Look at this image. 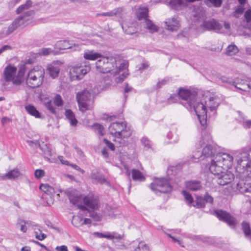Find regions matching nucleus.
<instances>
[{"label": "nucleus", "mask_w": 251, "mask_h": 251, "mask_svg": "<svg viewBox=\"0 0 251 251\" xmlns=\"http://www.w3.org/2000/svg\"><path fill=\"white\" fill-rule=\"evenodd\" d=\"M25 109L27 112L30 115L34 116L36 118H39L41 117L40 113L33 105L31 104L27 105L25 106Z\"/></svg>", "instance_id": "obj_26"}, {"label": "nucleus", "mask_w": 251, "mask_h": 251, "mask_svg": "<svg viewBox=\"0 0 251 251\" xmlns=\"http://www.w3.org/2000/svg\"><path fill=\"white\" fill-rule=\"evenodd\" d=\"M137 17L139 20L148 19V9L146 7L139 8L136 13Z\"/></svg>", "instance_id": "obj_30"}, {"label": "nucleus", "mask_w": 251, "mask_h": 251, "mask_svg": "<svg viewBox=\"0 0 251 251\" xmlns=\"http://www.w3.org/2000/svg\"><path fill=\"white\" fill-rule=\"evenodd\" d=\"M97 71L101 73H111L116 75L123 71L126 70L128 66V62L123 60L118 54L110 56H103L96 63Z\"/></svg>", "instance_id": "obj_1"}, {"label": "nucleus", "mask_w": 251, "mask_h": 251, "mask_svg": "<svg viewBox=\"0 0 251 251\" xmlns=\"http://www.w3.org/2000/svg\"><path fill=\"white\" fill-rule=\"evenodd\" d=\"M244 18L247 24L251 22V6L250 5H248L247 9L244 12Z\"/></svg>", "instance_id": "obj_45"}, {"label": "nucleus", "mask_w": 251, "mask_h": 251, "mask_svg": "<svg viewBox=\"0 0 251 251\" xmlns=\"http://www.w3.org/2000/svg\"><path fill=\"white\" fill-rule=\"evenodd\" d=\"M242 229L246 237H250L251 238V230L249 224L246 222H243L242 224Z\"/></svg>", "instance_id": "obj_43"}, {"label": "nucleus", "mask_w": 251, "mask_h": 251, "mask_svg": "<svg viewBox=\"0 0 251 251\" xmlns=\"http://www.w3.org/2000/svg\"><path fill=\"white\" fill-rule=\"evenodd\" d=\"M103 141L106 146L111 150L114 151L115 144L114 145L113 143L110 142L108 140L104 139Z\"/></svg>", "instance_id": "obj_58"}, {"label": "nucleus", "mask_w": 251, "mask_h": 251, "mask_svg": "<svg viewBox=\"0 0 251 251\" xmlns=\"http://www.w3.org/2000/svg\"><path fill=\"white\" fill-rule=\"evenodd\" d=\"M193 107L197 117L202 126H205L207 119V107L203 102H196V98L193 101L192 107Z\"/></svg>", "instance_id": "obj_7"}, {"label": "nucleus", "mask_w": 251, "mask_h": 251, "mask_svg": "<svg viewBox=\"0 0 251 251\" xmlns=\"http://www.w3.org/2000/svg\"><path fill=\"white\" fill-rule=\"evenodd\" d=\"M89 65H84L76 66L72 67L70 70V75L71 80H79L90 71Z\"/></svg>", "instance_id": "obj_9"}, {"label": "nucleus", "mask_w": 251, "mask_h": 251, "mask_svg": "<svg viewBox=\"0 0 251 251\" xmlns=\"http://www.w3.org/2000/svg\"><path fill=\"white\" fill-rule=\"evenodd\" d=\"M65 116L69 120L70 124L72 126H75L76 125L77 121L75 117V114L70 109L66 110Z\"/></svg>", "instance_id": "obj_31"}, {"label": "nucleus", "mask_w": 251, "mask_h": 251, "mask_svg": "<svg viewBox=\"0 0 251 251\" xmlns=\"http://www.w3.org/2000/svg\"><path fill=\"white\" fill-rule=\"evenodd\" d=\"M45 76V70L41 66H36L30 70L27 75L26 82L31 88L40 86L43 82Z\"/></svg>", "instance_id": "obj_3"}, {"label": "nucleus", "mask_w": 251, "mask_h": 251, "mask_svg": "<svg viewBox=\"0 0 251 251\" xmlns=\"http://www.w3.org/2000/svg\"><path fill=\"white\" fill-rule=\"evenodd\" d=\"M55 250L57 251H68L67 247L65 245L57 246L56 247Z\"/></svg>", "instance_id": "obj_62"}, {"label": "nucleus", "mask_w": 251, "mask_h": 251, "mask_svg": "<svg viewBox=\"0 0 251 251\" xmlns=\"http://www.w3.org/2000/svg\"><path fill=\"white\" fill-rule=\"evenodd\" d=\"M83 219L79 216H73L72 221V224L76 227H79L83 225Z\"/></svg>", "instance_id": "obj_44"}, {"label": "nucleus", "mask_w": 251, "mask_h": 251, "mask_svg": "<svg viewBox=\"0 0 251 251\" xmlns=\"http://www.w3.org/2000/svg\"><path fill=\"white\" fill-rule=\"evenodd\" d=\"M244 4H240V5L237 6L234 12V16L235 17H237L238 16L237 14L241 15L243 14L244 12H245V8L244 7Z\"/></svg>", "instance_id": "obj_48"}, {"label": "nucleus", "mask_w": 251, "mask_h": 251, "mask_svg": "<svg viewBox=\"0 0 251 251\" xmlns=\"http://www.w3.org/2000/svg\"><path fill=\"white\" fill-rule=\"evenodd\" d=\"M59 44L60 46H61V49L63 50L71 49L73 48L72 47L70 46V44L66 40L60 41Z\"/></svg>", "instance_id": "obj_51"}, {"label": "nucleus", "mask_w": 251, "mask_h": 251, "mask_svg": "<svg viewBox=\"0 0 251 251\" xmlns=\"http://www.w3.org/2000/svg\"><path fill=\"white\" fill-rule=\"evenodd\" d=\"M141 142L144 145L145 147L147 148H149L151 146V144L150 141L146 137H143L141 139Z\"/></svg>", "instance_id": "obj_59"}, {"label": "nucleus", "mask_w": 251, "mask_h": 251, "mask_svg": "<svg viewBox=\"0 0 251 251\" xmlns=\"http://www.w3.org/2000/svg\"><path fill=\"white\" fill-rule=\"evenodd\" d=\"M53 103L57 106H61L63 105V100L59 95H56L54 96Z\"/></svg>", "instance_id": "obj_47"}, {"label": "nucleus", "mask_w": 251, "mask_h": 251, "mask_svg": "<svg viewBox=\"0 0 251 251\" xmlns=\"http://www.w3.org/2000/svg\"><path fill=\"white\" fill-rule=\"evenodd\" d=\"M244 161H247L246 160H242L241 161V163H242V166L244 167V165H246V169L243 171V174L244 175V176H247L248 177H251V163H249L248 162H244ZM242 166L241 164H238V165L237 166V169H238L240 168V167Z\"/></svg>", "instance_id": "obj_28"}, {"label": "nucleus", "mask_w": 251, "mask_h": 251, "mask_svg": "<svg viewBox=\"0 0 251 251\" xmlns=\"http://www.w3.org/2000/svg\"><path fill=\"white\" fill-rule=\"evenodd\" d=\"M45 107L52 113H55V109L50 100L45 103Z\"/></svg>", "instance_id": "obj_50"}, {"label": "nucleus", "mask_w": 251, "mask_h": 251, "mask_svg": "<svg viewBox=\"0 0 251 251\" xmlns=\"http://www.w3.org/2000/svg\"><path fill=\"white\" fill-rule=\"evenodd\" d=\"M69 199L73 204L76 205L82 210L85 209V206L82 204V203L84 202V197L75 191H72L69 195Z\"/></svg>", "instance_id": "obj_13"}, {"label": "nucleus", "mask_w": 251, "mask_h": 251, "mask_svg": "<svg viewBox=\"0 0 251 251\" xmlns=\"http://www.w3.org/2000/svg\"><path fill=\"white\" fill-rule=\"evenodd\" d=\"M83 203L93 209H96L99 207V201L98 199L93 195H88L84 197Z\"/></svg>", "instance_id": "obj_17"}, {"label": "nucleus", "mask_w": 251, "mask_h": 251, "mask_svg": "<svg viewBox=\"0 0 251 251\" xmlns=\"http://www.w3.org/2000/svg\"><path fill=\"white\" fill-rule=\"evenodd\" d=\"M217 152L216 148L211 145H206L202 150V155L205 157H212Z\"/></svg>", "instance_id": "obj_22"}, {"label": "nucleus", "mask_w": 251, "mask_h": 251, "mask_svg": "<svg viewBox=\"0 0 251 251\" xmlns=\"http://www.w3.org/2000/svg\"><path fill=\"white\" fill-rule=\"evenodd\" d=\"M98 234L99 235L100 237L101 238H105L108 239L112 240L114 239H121L122 238V235L118 234L115 232L113 233H98Z\"/></svg>", "instance_id": "obj_29"}, {"label": "nucleus", "mask_w": 251, "mask_h": 251, "mask_svg": "<svg viewBox=\"0 0 251 251\" xmlns=\"http://www.w3.org/2000/svg\"><path fill=\"white\" fill-rule=\"evenodd\" d=\"M242 125L244 127L251 128V121L250 120H247L246 121H243Z\"/></svg>", "instance_id": "obj_63"}, {"label": "nucleus", "mask_w": 251, "mask_h": 251, "mask_svg": "<svg viewBox=\"0 0 251 251\" xmlns=\"http://www.w3.org/2000/svg\"><path fill=\"white\" fill-rule=\"evenodd\" d=\"M238 52V48L234 44L229 45L226 49V54L229 56L234 55Z\"/></svg>", "instance_id": "obj_34"}, {"label": "nucleus", "mask_w": 251, "mask_h": 251, "mask_svg": "<svg viewBox=\"0 0 251 251\" xmlns=\"http://www.w3.org/2000/svg\"><path fill=\"white\" fill-rule=\"evenodd\" d=\"M89 178L91 179L93 183H99L100 184H106L109 185V183L105 178L104 176L100 173L97 170H93L89 176Z\"/></svg>", "instance_id": "obj_14"}, {"label": "nucleus", "mask_w": 251, "mask_h": 251, "mask_svg": "<svg viewBox=\"0 0 251 251\" xmlns=\"http://www.w3.org/2000/svg\"><path fill=\"white\" fill-rule=\"evenodd\" d=\"M164 23L167 29L171 31H177L180 27L179 21L176 17L167 19Z\"/></svg>", "instance_id": "obj_16"}, {"label": "nucleus", "mask_w": 251, "mask_h": 251, "mask_svg": "<svg viewBox=\"0 0 251 251\" xmlns=\"http://www.w3.org/2000/svg\"><path fill=\"white\" fill-rule=\"evenodd\" d=\"M183 2V0H171L169 3L171 8L176 9L181 5Z\"/></svg>", "instance_id": "obj_42"}, {"label": "nucleus", "mask_w": 251, "mask_h": 251, "mask_svg": "<svg viewBox=\"0 0 251 251\" xmlns=\"http://www.w3.org/2000/svg\"><path fill=\"white\" fill-rule=\"evenodd\" d=\"M182 194L184 197L187 203L190 205H192L194 201L191 195L185 190H183L182 191Z\"/></svg>", "instance_id": "obj_40"}, {"label": "nucleus", "mask_w": 251, "mask_h": 251, "mask_svg": "<svg viewBox=\"0 0 251 251\" xmlns=\"http://www.w3.org/2000/svg\"><path fill=\"white\" fill-rule=\"evenodd\" d=\"M219 79L223 83H227L232 85H233V82H234L232 81L229 78L225 76H221L219 77Z\"/></svg>", "instance_id": "obj_55"}, {"label": "nucleus", "mask_w": 251, "mask_h": 251, "mask_svg": "<svg viewBox=\"0 0 251 251\" xmlns=\"http://www.w3.org/2000/svg\"><path fill=\"white\" fill-rule=\"evenodd\" d=\"M237 189L241 193L251 192V183H247L244 180H241L237 183Z\"/></svg>", "instance_id": "obj_19"}, {"label": "nucleus", "mask_w": 251, "mask_h": 251, "mask_svg": "<svg viewBox=\"0 0 251 251\" xmlns=\"http://www.w3.org/2000/svg\"><path fill=\"white\" fill-rule=\"evenodd\" d=\"M150 188L154 191L160 193H169L172 191V187L169 181L165 178L155 179L150 185Z\"/></svg>", "instance_id": "obj_8"}, {"label": "nucleus", "mask_w": 251, "mask_h": 251, "mask_svg": "<svg viewBox=\"0 0 251 251\" xmlns=\"http://www.w3.org/2000/svg\"><path fill=\"white\" fill-rule=\"evenodd\" d=\"M203 199L204 200L205 202L209 203L210 204H212L213 202V198L208 194L206 193L205 195L204 196Z\"/></svg>", "instance_id": "obj_56"}, {"label": "nucleus", "mask_w": 251, "mask_h": 251, "mask_svg": "<svg viewBox=\"0 0 251 251\" xmlns=\"http://www.w3.org/2000/svg\"><path fill=\"white\" fill-rule=\"evenodd\" d=\"M144 23L145 27L149 29L151 32H156L158 30V27L148 19H145Z\"/></svg>", "instance_id": "obj_32"}, {"label": "nucleus", "mask_w": 251, "mask_h": 251, "mask_svg": "<svg viewBox=\"0 0 251 251\" xmlns=\"http://www.w3.org/2000/svg\"><path fill=\"white\" fill-rule=\"evenodd\" d=\"M128 137H124L123 135H119L115 136L113 141L115 142V146L117 147L125 146L127 145V140Z\"/></svg>", "instance_id": "obj_25"}, {"label": "nucleus", "mask_w": 251, "mask_h": 251, "mask_svg": "<svg viewBox=\"0 0 251 251\" xmlns=\"http://www.w3.org/2000/svg\"><path fill=\"white\" fill-rule=\"evenodd\" d=\"M32 1L30 0H28L26 1V3L20 6L16 10L17 14L22 13L24 10L28 9L32 5Z\"/></svg>", "instance_id": "obj_38"}, {"label": "nucleus", "mask_w": 251, "mask_h": 251, "mask_svg": "<svg viewBox=\"0 0 251 251\" xmlns=\"http://www.w3.org/2000/svg\"><path fill=\"white\" fill-rule=\"evenodd\" d=\"M126 25H122V28L125 32L127 34H132L135 32L134 29L132 27H128V29H126Z\"/></svg>", "instance_id": "obj_57"}, {"label": "nucleus", "mask_w": 251, "mask_h": 251, "mask_svg": "<svg viewBox=\"0 0 251 251\" xmlns=\"http://www.w3.org/2000/svg\"><path fill=\"white\" fill-rule=\"evenodd\" d=\"M234 179V175L230 172L226 171L221 173L217 180V183L220 185H225L232 182Z\"/></svg>", "instance_id": "obj_15"}, {"label": "nucleus", "mask_w": 251, "mask_h": 251, "mask_svg": "<svg viewBox=\"0 0 251 251\" xmlns=\"http://www.w3.org/2000/svg\"><path fill=\"white\" fill-rule=\"evenodd\" d=\"M76 99L79 109L82 112L86 111L92 108L94 102V98L90 92L84 90L76 94Z\"/></svg>", "instance_id": "obj_4"}, {"label": "nucleus", "mask_w": 251, "mask_h": 251, "mask_svg": "<svg viewBox=\"0 0 251 251\" xmlns=\"http://www.w3.org/2000/svg\"><path fill=\"white\" fill-rule=\"evenodd\" d=\"M27 224V222L22 219H18L16 226L18 227H20V230L23 233H25L27 231V228L25 225Z\"/></svg>", "instance_id": "obj_39"}, {"label": "nucleus", "mask_w": 251, "mask_h": 251, "mask_svg": "<svg viewBox=\"0 0 251 251\" xmlns=\"http://www.w3.org/2000/svg\"><path fill=\"white\" fill-rule=\"evenodd\" d=\"M17 75V69L10 65L7 66L3 71V77L6 82H12L16 85H20L22 81L23 74Z\"/></svg>", "instance_id": "obj_5"}, {"label": "nucleus", "mask_w": 251, "mask_h": 251, "mask_svg": "<svg viewBox=\"0 0 251 251\" xmlns=\"http://www.w3.org/2000/svg\"><path fill=\"white\" fill-rule=\"evenodd\" d=\"M185 187L191 191H198L201 189L202 186L200 181L198 180H190L186 181Z\"/></svg>", "instance_id": "obj_21"}, {"label": "nucleus", "mask_w": 251, "mask_h": 251, "mask_svg": "<svg viewBox=\"0 0 251 251\" xmlns=\"http://www.w3.org/2000/svg\"><path fill=\"white\" fill-rule=\"evenodd\" d=\"M94 127L96 128V129L98 130L100 135L101 136L104 135V132L103 130V127L101 125L98 124H96L94 125Z\"/></svg>", "instance_id": "obj_53"}, {"label": "nucleus", "mask_w": 251, "mask_h": 251, "mask_svg": "<svg viewBox=\"0 0 251 251\" xmlns=\"http://www.w3.org/2000/svg\"><path fill=\"white\" fill-rule=\"evenodd\" d=\"M208 2L210 3L211 5L215 7H220L223 3L222 0H205L204 2L208 5Z\"/></svg>", "instance_id": "obj_46"}, {"label": "nucleus", "mask_w": 251, "mask_h": 251, "mask_svg": "<svg viewBox=\"0 0 251 251\" xmlns=\"http://www.w3.org/2000/svg\"><path fill=\"white\" fill-rule=\"evenodd\" d=\"M207 107H208L211 111H213L218 107L219 102L218 99L215 97H209L204 102Z\"/></svg>", "instance_id": "obj_20"}, {"label": "nucleus", "mask_w": 251, "mask_h": 251, "mask_svg": "<svg viewBox=\"0 0 251 251\" xmlns=\"http://www.w3.org/2000/svg\"><path fill=\"white\" fill-rule=\"evenodd\" d=\"M233 157L226 153H218L212 159L209 170L214 175H220L223 170H227L232 164Z\"/></svg>", "instance_id": "obj_2"}, {"label": "nucleus", "mask_w": 251, "mask_h": 251, "mask_svg": "<svg viewBox=\"0 0 251 251\" xmlns=\"http://www.w3.org/2000/svg\"><path fill=\"white\" fill-rule=\"evenodd\" d=\"M40 189L45 193L50 196L52 195L54 193V189L47 184H42L40 186Z\"/></svg>", "instance_id": "obj_33"}, {"label": "nucleus", "mask_w": 251, "mask_h": 251, "mask_svg": "<svg viewBox=\"0 0 251 251\" xmlns=\"http://www.w3.org/2000/svg\"><path fill=\"white\" fill-rule=\"evenodd\" d=\"M118 12V9L117 10H114L113 11H111L107 12H104L101 14H98V16H108V17H111L113 16H115L117 14V13Z\"/></svg>", "instance_id": "obj_52"}, {"label": "nucleus", "mask_w": 251, "mask_h": 251, "mask_svg": "<svg viewBox=\"0 0 251 251\" xmlns=\"http://www.w3.org/2000/svg\"><path fill=\"white\" fill-rule=\"evenodd\" d=\"M201 26L207 30H219L222 27V25L214 19L204 21Z\"/></svg>", "instance_id": "obj_18"}, {"label": "nucleus", "mask_w": 251, "mask_h": 251, "mask_svg": "<svg viewBox=\"0 0 251 251\" xmlns=\"http://www.w3.org/2000/svg\"><path fill=\"white\" fill-rule=\"evenodd\" d=\"M53 52V50L50 48H43L40 50L38 54L40 55H47Z\"/></svg>", "instance_id": "obj_49"}, {"label": "nucleus", "mask_w": 251, "mask_h": 251, "mask_svg": "<svg viewBox=\"0 0 251 251\" xmlns=\"http://www.w3.org/2000/svg\"><path fill=\"white\" fill-rule=\"evenodd\" d=\"M172 142L173 143H176L178 140V135L176 133L172 134V137H171Z\"/></svg>", "instance_id": "obj_64"}, {"label": "nucleus", "mask_w": 251, "mask_h": 251, "mask_svg": "<svg viewBox=\"0 0 251 251\" xmlns=\"http://www.w3.org/2000/svg\"><path fill=\"white\" fill-rule=\"evenodd\" d=\"M178 95L182 100L186 101L184 104L187 108H192L193 101L197 96L195 93H191L190 91L181 88L180 89Z\"/></svg>", "instance_id": "obj_11"}, {"label": "nucleus", "mask_w": 251, "mask_h": 251, "mask_svg": "<svg viewBox=\"0 0 251 251\" xmlns=\"http://www.w3.org/2000/svg\"><path fill=\"white\" fill-rule=\"evenodd\" d=\"M233 85L237 89L243 91H247L248 89H251V86L249 84L245 83H239L236 81L233 82Z\"/></svg>", "instance_id": "obj_36"}, {"label": "nucleus", "mask_w": 251, "mask_h": 251, "mask_svg": "<svg viewBox=\"0 0 251 251\" xmlns=\"http://www.w3.org/2000/svg\"><path fill=\"white\" fill-rule=\"evenodd\" d=\"M110 134L114 136L123 135L124 137H129L131 132L126 123L124 122H115L112 123L108 127Z\"/></svg>", "instance_id": "obj_6"}, {"label": "nucleus", "mask_w": 251, "mask_h": 251, "mask_svg": "<svg viewBox=\"0 0 251 251\" xmlns=\"http://www.w3.org/2000/svg\"><path fill=\"white\" fill-rule=\"evenodd\" d=\"M192 206L198 208L204 207L205 201L203 198L202 197H197L195 201H194Z\"/></svg>", "instance_id": "obj_37"}, {"label": "nucleus", "mask_w": 251, "mask_h": 251, "mask_svg": "<svg viewBox=\"0 0 251 251\" xmlns=\"http://www.w3.org/2000/svg\"><path fill=\"white\" fill-rule=\"evenodd\" d=\"M47 71H48L50 75L52 78H55L58 76L60 69L57 66H55L50 64L48 65Z\"/></svg>", "instance_id": "obj_27"}, {"label": "nucleus", "mask_w": 251, "mask_h": 251, "mask_svg": "<svg viewBox=\"0 0 251 251\" xmlns=\"http://www.w3.org/2000/svg\"><path fill=\"white\" fill-rule=\"evenodd\" d=\"M215 215L220 220L227 223L231 227L234 228L236 224V219L227 212L222 210L214 211Z\"/></svg>", "instance_id": "obj_12"}, {"label": "nucleus", "mask_w": 251, "mask_h": 251, "mask_svg": "<svg viewBox=\"0 0 251 251\" xmlns=\"http://www.w3.org/2000/svg\"><path fill=\"white\" fill-rule=\"evenodd\" d=\"M21 175V173L17 169L9 171L7 173L1 176L2 180L15 179Z\"/></svg>", "instance_id": "obj_23"}, {"label": "nucleus", "mask_w": 251, "mask_h": 251, "mask_svg": "<svg viewBox=\"0 0 251 251\" xmlns=\"http://www.w3.org/2000/svg\"><path fill=\"white\" fill-rule=\"evenodd\" d=\"M35 233L36 234V238L37 239H38L39 240H40V241L43 240L47 237L46 235L44 233H41L40 234H38L37 232H35Z\"/></svg>", "instance_id": "obj_61"}, {"label": "nucleus", "mask_w": 251, "mask_h": 251, "mask_svg": "<svg viewBox=\"0 0 251 251\" xmlns=\"http://www.w3.org/2000/svg\"><path fill=\"white\" fill-rule=\"evenodd\" d=\"M33 14V11H28L25 13V15L16 19L8 27V29L5 33L6 34L9 35L13 32L18 27L24 25L26 22L29 20L30 16L32 15Z\"/></svg>", "instance_id": "obj_10"}, {"label": "nucleus", "mask_w": 251, "mask_h": 251, "mask_svg": "<svg viewBox=\"0 0 251 251\" xmlns=\"http://www.w3.org/2000/svg\"><path fill=\"white\" fill-rule=\"evenodd\" d=\"M102 55L100 53L96 52L94 50H88L83 54L85 59L90 60H96L98 58L100 59Z\"/></svg>", "instance_id": "obj_24"}, {"label": "nucleus", "mask_w": 251, "mask_h": 251, "mask_svg": "<svg viewBox=\"0 0 251 251\" xmlns=\"http://www.w3.org/2000/svg\"><path fill=\"white\" fill-rule=\"evenodd\" d=\"M132 178L134 180L142 181L145 180V177L141 172L136 169H133L132 171Z\"/></svg>", "instance_id": "obj_35"}, {"label": "nucleus", "mask_w": 251, "mask_h": 251, "mask_svg": "<svg viewBox=\"0 0 251 251\" xmlns=\"http://www.w3.org/2000/svg\"><path fill=\"white\" fill-rule=\"evenodd\" d=\"M134 251H151L149 246L144 242H141L135 249Z\"/></svg>", "instance_id": "obj_41"}, {"label": "nucleus", "mask_w": 251, "mask_h": 251, "mask_svg": "<svg viewBox=\"0 0 251 251\" xmlns=\"http://www.w3.org/2000/svg\"><path fill=\"white\" fill-rule=\"evenodd\" d=\"M34 175L36 178H39L44 176L45 172L43 170L37 169L35 170Z\"/></svg>", "instance_id": "obj_54"}, {"label": "nucleus", "mask_w": 251, "mask_h": 251, "mask_svg": "<svg viewBox=\"0 0 251 251\" xmlns=\"http://www.w3.org/2000/svg\"><path fill=\"white\" fill-rule=\"evenodd\" d=\"M168 236L171 238L172 239V241L174 242H176L178 245L181 246L182 247H184V246L182 245V242L181 240L177 239L175 238L174 237L172 236L171 234H168Z\"/></svg>", "instance_id": "obj_60"}]
</instances>
